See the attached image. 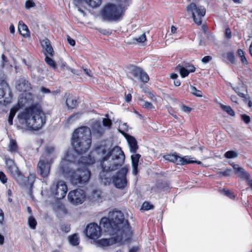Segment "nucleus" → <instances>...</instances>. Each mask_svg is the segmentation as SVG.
I'll return each mask as SVG.
<instances>
[{
  "instance_id": "f257e3e1",
  "label": "nucleus",
  "mask_w": 252,
  "mask_h": 252,
  "mask_svg": "<svg viewBox=\"0 0 252 252\" xmlns=\"http://www.w3.org/2000/svg\"><path fill=\"white\" fill-rule=\"evenodd\" d=\"M91 130L87 126L76 129L72 137L71 144L74 150L66 151L59 166V171L70 183L75 186H80L87 183L91 176V172L87 166L94 164L95 159L90 155L82 156L79 158L78 167L71 170V165L75 161V153L80 154L86 152L90 147Z\"/></svg>"
},
{
  "instance_id": "f03ea898",
  "label": "nucleus",
  "mask_w": 252,
  "mask_h": 252,
  "mask_svg": "<svg viewBox=\"0 0 252 252\" xmlns=\"http://www.w3.org/2000/svg\"><path fill=\"white\" fill-rule=\"evenodd\" d=\"M100 225L103 231L108 234H116V233L129 239L132 235L128 220L125 219L124 214L117 209L110 211L108 218H102Z\"/></svg>"
},
{
  "instance_id": "7ed1b4c3",
  "label": "nucleus",
  "mask_w": 252,
  "mask_h": 252,
  "mask_svg": "<svg viewBox=\"0 0 252 252\" xmlns=\"http://www.w3.org/2000/svg\"><path fill=\"white\" fill-rule=\"evenodd\" d=\"M102 158L100 162L102 168L99 173V178L106 180L104 184L110 181V172L120 167L125 161V156L121 148L115 146L108 150L102 151Z\"/></svg>"
},
{
  "instance_id": "20e7f679",
  "label": "nucleus",
  "mask_w": 252,
  "mask_h": 252,
  "mask_svg": "<svg viewBox=\"0 0 252 252\" xmlns=\"http://www.w3.org/2000/svg\"><path fill=\"white\" fill-rule=\"evenodd\" d=\"M18 118L21 125L31 130L40 129L46 123L45 114L37 104L27 107Z\"/></svg>"
},
{
  "instance_id": "39448f33",
  "label": "nucleus",
  "mask_w": 252,
  "mask_h": 252,
  "mask_svg": "<svg viewBox=\"0 0 252 252\" xmlns=\"http://www.w3.org/2000/svg\"><path fill=\"white\" fill-rule=\"evenodd\" d=\"M123 9L121 7L113 4L106 5L101 10V16L103 20L108 21H116L123 16Z\"/></svg>"
},
{
  "instance_id": "423d86ee",
  "label": "nucleus",
  "mask_w": 252,
  "mask_h": 252,
  "mask_svg": "<svg viewBox=\"0 0 252 252\" xmlns=\"http://www.w3.org/2000/svg\"><path fill=\"white\" fill-rule=\"evenodd\" d=\"M5 167L7 172L19 184H22L25 181V178L20 171L14 161L8 156H5Z\"/></svg>"
},
{
  "instance_id": "0eeeda50",
  "label": "nucleus",
  "mask_w": 252,
  "mask_h": 252,
  "mask_svg": "<svg viewBox=\"0 0 252 252\" xmlns=\"http://www.w3.org/2000/svg\"><path fill=\"white\" fill-rule=\"evenodd\" d=\"M187 11L191 14L194 22L197 25L201 24V19L205 16L206 13V10L204 6L192 2L187 6Z\"/></svg>"
},
{
  "instance_id": "6e6552de",
  "label": "nucleus",
  "mask_w": 252,
  "mask_h": 252,
  "mask_svg": "<svg viewBox=\"0 0 252 252\" xmlns=\"http://www.w3.org/2000/svg\"><path fill=\"white\" fill-rule=\"evenodd\" d=\"M67 190V186L63 181H59L54 183L50 188L52 195L57 199H61L64 198Z\"/></svg>"
},
{
  "instance_id": "1a4fd4ad",
  "label": "nucleus",
  "mask_w": 252,
  "mask_h": 252,
  "mask_svg": "<svg viewBox=\"0 0 252 252\" xmlns=\"http://www.w3.org/2000/svg\"><path fill=\"white\" fill-rule=\"evenodd\" d=\"M52 159L44 158V157H40L37 165V173L43 178L48 177L50 174L51 165L53 163Z\"/></svg>"
},
{
  "instance_id": "9d476101",
  "label": "nucleus",
  "mask_w": 252,
  "mask_h": 252,
  "mask_svg": "<svg viewBox=\"0 0 252 252\" xmlns=\"http://www.w3.org/2000/svg\"><path fill=\"white\" fill-rule=\"evenodd\" d=\"M127 171V168L123 167L112 177V182L116 188L123 189L126 187L127 183L126 177Z\"/></svg>"
},
{
  "instance_id": "9b49d317",
  "label": "nucleus",
  "mask_w": 252,
  "mask_h": 252,
  "mask_svg": "<svg viewBox=\"0 0 252 252\" xmlns=\"http://www.w3.org/2000/svg\"><path fill=\"white\" fill-rule=\"evenodd\" d=\"M85 191L80 189L70 191L68 194V199L70 203L74 205L81 204L86 198Z\"/></svg>"
},
{
  "instance_id": "f8f14e48",
  "label": "nucleus",
  "mask_w": 252,
  "mask_h": 252,
  "mask_svg": "<svg viewBox=\"0 0 252 252\" xmlns=\"http://www.w3.org/2000/svg\"><path fill=\"white\" fill-rule=\"evenodd\" d=\"M113 237L108 239H101L97 241V243L101 247H107L122 240H127L129 238L124 236L122 234L116 233V234H109Z\"/></svg>"
},
{
  "instance_id": "ddd939ff",
  "label": "nucleus",
  "mask_w": 252,
  "mask_h": 252,
  "mask_svg": "<svg viewBox=\"0 0 252 252\" xmlns=\"http://www.w3.org/2000/svg\"><path fill=\"white\" fill-rule=\"evenodd\" d=\"M101 229L103 230L100 225L98 226L95 223H92L87 225L85 233L87 237L92 239L95 240L100 236Z\"/></svg>"
},
{
  "instance_id": "4468645a",
  "label": "nucleus",
  "mask_w": 252,
  "mask_h": 252,
  "mask_svg": "<svg viewBox=\"0 0 252 252\" xmlns=\"http://www.w3.org/2000/svg\"><path fill=\"white\" fill-rule=\"evenodd\" d=\"M12 99L11 92L7 85L0 88V103L7 104L11 102Z\"/></svg>"
},
{
  "instance_id": "2eb2a0df",
  "label": "nucleus",
  "mask_w": 252,
  "mask_h": 252,
  "mask_svg": "<svg viewBox=\"0 0 252 252\" xmlns=\"http://www.w3.org/2000/svg\"><path fill=\"white\" fill-rule=\"evenodd\" d=\"M131 73L133 77L139 78L143 82L147 83L149 80L148 75L140 67H134L131 69Z\"/></svg>"
},
{
  "instance_id": "dca6fc26",
  "label": "nucleus",
  "mask_w": 252,
  "mask_h": 252,
  "mask_svg": "<svg viewBox=\"0 0 252 252\" xmlns=\"http://www.w3.org/2000/svg\"><path fill=\"white\" fill-rule=\"evenodd\" d=\"M121 132L127 140L130 152L135 154L138 149V146L136 139L133 136L127 133L124 132Z\"/></svg>"
},
{
  "instance_id": "f3484780",
  "label": "nucleus",
  "mask_w": 252,
  "mask_h": 252,
  "mask_svg": "<svg viewBox=\"0 0 252 252\" xmlns=\"http://www.w3.org/2000/svg\"><path fill=\"white\" fill-rule=\"evenodd\" d=\"M16 88L19 92H24L30 91L32 87L28 80L24 78H20L17 81Z\"/></svg>"
},
{
  "instance_id": "a211bd4d",
  "label": "nucleus",
  "mask_w": 252,
  "mask_h": 252,
  "mask_svg": "<svg viewBox=\"0 0 252 252\" xmlns=\"http://www.w3.org/2000/svg\"><path fill=\"white\" fill-rule=\"evenodd\" d=\"M41 157H44V158L49 160H54L57 158V153L55 148L52 146H47L45 149L44 153Z\"/></svg>"
},
{
  "instance_id": "6ab92c4d",
  "label": "nucleus",
  "mask_w": 252,
  "mask_h": 252,
  "mask_svg": "<svg viewBox=\"0 0 252 252\" xmlns=\"http://www.w3.org/2000/svg\"><path fill=\"white\" fill-rule=\"evenodd\" d=\"M41 44L43 49L45 51V54H46L49 56L53 57L54 51L49 40L47 38L43 39L41 41Z\"/></svg>"
},
{
  "instance_id": "aec40b11",
  "label": "nucleus",
  "mask_w": 252,
  "mask_h": 252,
  "mask_svg": "<svg viewBox=\"0 0 252 252\" xmlns=\"http://www.w3.org/2000/svg\"><path fill=\"white\" fill-rule=\"evenodd\" d=\"M140 157V155L138 154H133L131 156L132 166V173L134 175H136L137 173V167Z\"/></svg>"
},
{
  "instance_id": "412c9836",
  "label": "nucleus",
  "mask_w": 252,
  "mask_h": 252,
  "mask_svg": "<svg viewBox=\"0 0 252 252\" xmlns=\"http://www.w3.org/2000/svg\"><path fill=\"white\" fill-rule=\"evenodd\" d=\"M66 98V104L68 108L74 109L77 105V101L76 97L71 94H65Z\"/></svg>"
},
{
  "instance_id": "4be33fe9",
  "label": "nucleus",
  "mask_w": 252,
  "mask_h": 252,
  "mask_svg": "<svg viewBox=\"0 0 252 252\" xmlns=\"http://www.w3.org/2000/svg\"><path fill=\"white\" fill-rule=\"evenodd\" d=\"M190 158L189 156H184L183 157H179L178 158V164L180 165H184L188 163H196L198 164H201V161H196V160H191L190 159Z\"/></svg>"
},
{
  "instance_id": "5701e85b",
  "label": "nucleus",
  "mask_w": 252,
  "mask_h": 252,
  "mask_svg": "<svg viewBox=\"0 0 252 252\" xmlns=\"http://www.w3.org/2000/svg\"><path fill=\"white\" fill-rule=\"evenodd\" d=\"M18 30L20 33L23 36L26 37L29 35L28 28L22 21L19 22Z\"/></svg>"
},
{
  "instance_id": "b1692460",
  "label": "nucleus",
  "mask_w": 252,
  "mask_h": 252,
  "mask_svg": "<svg viewBox=\"0 0 252 252\" xmlns=\"http://www.w3.org/2000/svg\"><path fill=\"white\" fill-rule=\"evenodd\" d=\"M18 145L16 141L12 138L9 140V143L8 145V151L11 153H16L18 151Z\"/></svg>"
},
{
  "instance_id": "393cba45",
  "label": "nucleus",
  "mask_w": 252,
  "mask_h": 252,
  "mask_svg": "<svg viewBox=\"0 0 252 252\" xmlns=\"http://www.w3.org/2000/svg\"><path fill=\"white\" fill-rule=\"evenodd\" d=\"M179 156H178L177 154H167L163 156L164 158L166 160L170 161L171 162H174L178 164V158Z\"/></svg>"
},
{
  "instance_id": "a878e982",
  "label": "nucleus",
  "mask_w": 252,
  "mask_h": 252,
  "mask_svg": "<svg viewBox=\"0 0 252 252\" xmlns=\"http://www.w3.org/2000/svg\"><path fill=\"white\" fill-rule=\"evenodd\" d=\"M235 172L239 177L245 179L246 181L250 177V175L242 167L238 168Z\"/></svg>"
},
{
  "instance_id": "bb28decb",
  "label": "nucleus",
  "mask_w": 252,
  "mask_h": 252,
  "mask_svg": "<svg viewBox=\"0 0 252 252\" xmlns=\"http://www.w3.org/2000/svg\"><path fill=\"white\" fill-rule=\"evenodd\" d=\"M68 240L69 243L73 246H77L79 243V238L77 234L69 236Z\"/></svg>"
},
{
  "instance_id": "cd10ccee",
  "label": "nucleus",
  "mask_w": 252,
  "mask_h": 252,
  "mask_svg": "<svg viewBox=\"0 0 252 252\" xmlns=\"http://www.w3.org/2000/svg\"><path fill=\"white\" fill-rule=\"evenodd\" d=\"M92 8H97L100 6L102 0H84Z\"/></svg>"
},
{
  "instance_id": "c85d7f7f",
  "label": "nucleus",
  "mask_w": 252,
  "mask_h": 252,
  "mask_svg": "<svg viewBox=\"0 0 252 252\" xmlns=\"http://www.w3.org/2000/svg\"><path fill=\"white\" fill-rule=\"evenodd\" d=\"M220 108L230 116H234L235 115V112L230 106L225 105L222 104H220Z\"/></svg>"
},
{
  "instance_id": "c756f323",
  "label": "nucleus",
  "mask_w": 252,
  "mask_h": 252,
  "mask_svg": "<svg viewBox=\"0 0 252 252\" xmlns=\"http://www.w3.org/2000/svg\"><path fill=\"white\" fill-rule=\"evenodd\" d=\"M101 191L99 189H94L90 196V198L93 201H96L100 197Z\"/></svg>"
},
{
  "instance_id": "7c9ffc66",
  "label": "nucleus",
  "mask_w": 252,
  "mask_h": 252,
  "mask_svg": "<svg viewBox=\"0 0 252 252\" xmlns=\"http://www.w3.org/2000/svg\"><path fill=\"white\" fill-rule=\"evenodd\" d=\"M61 69L64 71H67L68 72H71L73 74H76L78 75L77 73L78 71L73 68H70V67L68 66L65 63H62L61 65Z\"/></svg>"
},
{
  "instance_id": "2f4dec72",
  "label": "nucleus",
  "mask_w": 252,
  "mask_h": 252,
  "mask_svg": "<svg viewBox=\"0 0 252 252\" xmlns=\"http://www.w3.org/2000/svg\"><path fill=\"white\" fill-rule=\"evenodd\" d=\"M103 128L98 124L94 125L93 128V132L97 134L98 136H100L104 132Z\"/></svg>"
},
{
  "instance_id": "473e14b6",
  "label": "nucleus",
  "mask_w": 252,
  "mask_h": 252,
  "mask_svg": "<svg viewBox=\"0 0 252 252\" xmlns=\"http://www.w3.org/2000/svg\"><path fill=\"white\" fill-rule=\"evenodd\" d=\"M16 112H17V109L15 108H11L10 111L8 119V124H9V125H10V126L13 125V119L16 114Z\"/></svg>"
},
{
  "instance_id": "72a5a7b5",
  "label": "nucleus",
  "mask_w": 252,
  "mask_h": 252,
  "mask_svg": "<svg viewBox=\"0 0 252 252\" xmlns=\"http://www.w3.org/2000/svg\"><path fill=\"white\" fill-rule=\"evenodd\" d=\"M177 69L179 71L181 76L182 78H184L188 76L189 73V71L187 69L181 65H178L177 67Z\"/></svg>"
},
{
  "instance_id": "f704fd0d",
  "label": "nucleus",
  "mask_w": 252,
  "mask_h": 252,
  "mask_svg": "<svg viewBox=\"0 0 252 252\" xmlns=\"http://www.w3.org/2000/svg\"><path fill=\"white\" fill-rule=\"evenodd\" d=\"M45 61L46 63L52 68L55 69L56 68V63L54 60H53L51 58L45 54Z\"/></svg>"
},
{
  "instance_id": "c9c22d12",
  "label": "nucleus",
  "mask_w": 252,
  "mask_h": 252,
  "mask_svg": "<svg viewBox=\"0 0 252 252\" xmlns=\"http://www.w3.org/2000/svg\"><path fill=\"white\" fill-rule=\"evenodd\" d=\"M238 156V153L234 151H228L224 154V157L227 158H233Z\"/></svg>"
},
{
  "instance_id": "e433bc0d",
  "label": "nucleus",
  "mask_w": 252,
  "mask_h": 252,
  "mask_svg": "<svg viewBox=\"0 0 252 252\" xmlns=\"http://www.w3.org/2000/svg\"><path fill=\"white\" fill-rule=\"evenodd\" d=\"M35 6L36 4L32 0H27L25 2V7L27 10L33 9Z\"/></svg>"
},
{
  "instance_id": "4c0bfd02",
  "label": "nucleus",
  "mask_w": 252,
  "mask_h": 252,
  "mask_svg": "<svg viewBox=\"0 0 252 252\" xmlns=\"http://www.w3.org/2000/svg\"><path fill=\"white\" fill-rule=\"evenodd\" d=\"M190 92L192 94L197 97H201L202 96L201 91L197 90L195 87L192 86H190Z\"/></svg>"
},
{
  "instance_id": "58836bf2",
  "label": "nucleus",
  "mask_w": 252,
  "mask_h": 252,
  "mask_svg": "<svg viewBox=\"0 0 252 252\" xmlns=\"http://www.w3.org/2000/svg\"><path fill=\"white\" fill-rule=\"evenodd\" d=\"M237 53L241 59V62L244 64H247L248 62L245 56L244 52L241 49H239L237 51Z\"/></svg>"
},
{
  "instance_id": "ea45409f",
  "label": "nucleus",
  "mask_w": 252,
  "mask_h": 252,
  "mask_svg": "<svg viewBox=\"0 0 252 252\" xmlns=\"http://www.w3.org/2000/svg\"><path fill=\"white\" fill-rule=\"evenodd\" d=\"M141 105L143 107H144L145 108L149 109H155V107H154L153 104L150 102H149L145 101V100H141Z\"/></svg>"
},
{
  "instance_id": "a19ab883",
  "label": "nucleus",
  "mask_w": 252,
  "mask_h": 252,
  "mask_svg": "<svg viewBox=\"0 0 252 252\" xmlns=\"http://www.w3.org/2000/svg\"><path fill=\"white\" fill-rule=\"evenodd\" d=\"M36 224V221L33 217H31L29 218V224L31 228L34 229Z\"/></svg>"
},
{
  "instance_id": "79ce46f5",
  "label": "nucleus",
  "mask_w": 252,
  "mask_h": 252,
  "mask_svg": "<svg viewBox=\"0 0 252 252\" xmlns=\"http://www.w3.org/2000/svg\"><path fill=\"white\" fill-rule=\"evenodd\" d=\"M232 170L231 169H226L224 171H220L218 172V174L220 176H229L231 173Z\"/></svg>"
},
{
  "instance_id": "37998d69",
  "label": "nucleus",
  "mask_w": 252,
  "mask_h": 252,
  "mask_svg": "<svg viewBox=\"0 0 252 252\" xmlns=\"http://www.w3.org/2000/svg\"><path fill=\"white\" fill-rule=\"evenodd\" d=\"M30 102L27 101L26 97H21L18 100V104L20 106H25L27 104H30Z\"/></svg>"
},
{
  "instance_id": "c03bdc74",
  "label": "nucleus",
  "mask_w": 252,
  "mask_h": 252,
  "mask_svg": "<svg viewBox=\"0 0 252 252\" xmlns=\"http://www.w3.org/2000/svg\"><path fill=\"white\" fill-rule=\"evenodd\" d=\"M227 59L232 63L235 62V57L233 53L228 52L227 53Z\"/></svg>"
},
{
  "instance_id": "a18cd8bd",
  "label": "nucleus",
  "mask_w": 252,
  "mask_h": 252,
  "mask_svg": "<svg viewBox=\"0 0 252 252\" xmlns=\"http://www.w3.org/2000/svg\"><path fill=\"white\" fill-rule=\"evenodd\" d=\"M153 207V205H151L147 202H145L142 205V209L144 210H149Z\"/></svg>"
},
{
  "instance_id": "49530a36",
  "label": "nucleus",
  "mask_w": 252,
  "mask_h": 252,
  "mask_svg": "<svg viewBox=\"0 0 252 252\" xmlns=\"http://www.w3.org/2000/svg\"><path fill=\"white\" fill-rule=\"evenodd\" d=\"M221 191H222V192L224 193V194L225 195H226L227 196H228V197H229L230 198H234L235 197V196L233 194V193L232 192H231L229 190L223 189V190H222Z\"/></svg>"
},
{
  "instance_id": "de8ad7c7",
  "label": "nucleus",
  "mask_w": 252,
  "mask_h": 252,
  "mask_svg": "<svg viewBox=\"0 0 252 252\" xmlns=\"http://www.w3.org/2000/svg\"><path fill=\"white\" fill-rule=\"evenodd\" d=\"M102 123L103 126H107L108 127H109L112 125L111 121L110 119L107 118H104L103 119Z\"/></svg>"
},
{
  "instance_id": "09e8293b",
  "label": "nucleus",
  "mask_w": 252,
  "mask_h": 252,
  "mask_svg": "<svg viewBox=\"0 0 252 252\" xmlns=\"http://www.w3.org/2000/svg\"><path fill=\"white\" fill-rule=\"evenodd\" d=\"M135 40L139 43H143L146 40V35L145 33L142 34L138 38H136Z\"/></svg>"
},
{
  "instance_id": "8fccbe9b",
  "label": "nucleus",
  "mask_w": 252,
  "mask_h": 252,
  "mask_svg": "<svg viewBox=\"0 0 252 252\" xmlns=\"http://www.w3.org/2000/svg\"><path fill=\"white\" fill-rule=\"evenodd\" d=\"M0 180L3 184L6 183L7 180L6 175L1 171L0 172Z\"/></svg>"
},
{
  "instance_id": "3c124183",
  "label": "nucleus",
  "mask_w": 252,
  "mask_h": 252,
  "mask_svg": "<svg viewBox=\"0 0 252 252\" xmlns=\"http://www.w3.org/2000/svg\"><path fill=\"white\" fill-rule=\"evenodd\" d=\"M147 96L149 98L151 99L153 101H156L157 100V97L151 92H148Z\"/></svg>"
},
{
  "instance_id": "603ef678",
  "label": "nucleus",
  "mask_w": 252,
  "mask_h": 252,
  "mask_svg": "<svg viewBox=\"0 0 252 252\" xmlns=\"http://www.w3.org/2000/svg\"><path fill=\"white\" fill-rule=\"evenodd\" d=\"M61 229L62 230L65 232H68L70 230V225L68 224H63L61 226Z\"/></svg>"
},
{
  "instance_id": "864d4df0",
  "label": "nucleus",
  "mask_w": 252,
  "mask_h": 252,
  "mask_svg": "<svg viewBox=\"0 0 252 252\" xmlns=\"http://www.w3.org/2000/svg\"><path fill=\"white\" fill-rule=\"evenodd\" d=\"M66 38L68 43L71 46H74L75 45V41L74 39L71 38L69 35L66 36Z\"/></svg>"
},
{
  "instance_id": "5fc2aeb1",
  "label": "nucleus",
  "mask_w": 252,
  "mask_h": 252,
  "mask_svg": "<svg viewBox=\"0 0 252 252\" xmlns=\"http://www.w3.org/2000/svg\"><path fill=\"white\" fill-rule=\"evenodd\" d=\"M212 57L209 56H205L203 57L202 59V62L204 63H208L209 61H210L212 60Z\"/></svg>"
},
{
  "instance_id": "6e6d98bb",
  "label": "nucleus",
  "mask_w": 252,
  "mask_h": 252,
  "mask_svg": "<svg viewBox=\"0 0 252 252\" xmlns=\"http://www.w3.org/2000/svg\"><path fill=\"white\" fill-rule=\"evenodd\" d=\"M243 120L247 124H249L250 122V118L246 115H243L242 116Z\"/></svg>"
},
{
  "instance_id": "4d7b16f0",
  "label": "nucleus",
  "mask_w": 252,
  "mask_h": 252,
  "mask_svg": "<svg viewBox=\"0 0 252 252\" xmlns=\"http://www.w3.org/2000/svg\"><path fill=\"white\" fill-rule=\"evenodd\" d=\"M182 110L185 112L189 113L190 112L191 108L188 106L183 105L182 107Z\"/></svg>"
},
{
  "instance_id": "13d9d810",
  "label": "nucleus",
  "mask_w": 252,
  "mask_h": 252,
  "mask_svg": "<svg viewBox=\"0 0 252 252\" xmlns=\"http://www.w3.org/2000/svg\"><path fill=\"white\" fill-rule=\"evenodd\" d=\"M34 176L32 175H30L28 177V180L31 182V184L30 186V189H31L32 188V184L34 182Z\"/></svg>"
},
{
  "instance_id": "bf43d9fd",
  "label": "nucleus",
  "mask_w": 252,
  "mask_h": 252,
  "mask_svg": "<svg viewBox=\"0 0 252 252\" xmlns=\"http://www.w3.org/2000/svg\"><path fill=\"white\" fill-rule=\"evenodd\" d=\"M235 92L238 94V95L241 96V97L246 98V95L244 93L241 92L239 90V89H236L235 90Z\"/></svg>"
},
{
  "instance_id": "052dcab7",
  "label": "nucleus",
  "mask_w": 252,
  "mask_h": 252,
  "mask_svg": "<svg viewBox=\"0 0 252 252\" xmlns=\"http://www.w3.org/2000/svg\"><path fill=\"white\" fill-rule=\"evenodd\" d=\"M225 36L227 38H230L231 37V32L229 29H226L225 32Z\"/></svg>"
},
{
  "instance_id": "680f3d73",
  "label": "nucleus",
  "mask_w": 252,
  "mask_h": 252,
  "mask_svg": "<svg viewBox=\"0 0 252 252\" xmlns=\"http://www.w3.org/2000/svg\"><path fill=\"white\" fill-rule=\"evenodd\" d=\"M131 95L130 94H125V100L126 102H129L131 100Z\"/></svg>"
},
{
  "instance_id": "e2e57ef3",
  "label": "nucleus",
  "mask_w": 252,
  "mask_h": 252,
  "mask_svg": "<svg viewBox=\"0 0 252 252\" xmlns=\"http://www.w3.org/2000/svg\"><path fill=\"white\" fill-rule=\"evenodd\" d=\"M188 70L189 71V72H193L195 70V68L194 66L190 65L188 66Z\"/></svg>"
},
{
  "instance_id": "0e129e2a",
  "label": "nucleus",
  "mask_w": 252,
  "mask_h": 252,
  "mask_svg": "<svg viewBox=\"0 0 252 252\" xmlns=\"http://www.w3.org/2000/svg\"><path fill=\"white\" fill-rule=\"evenodd\" d=\"M4 219V214L1 209H0V223H2Z\"/></svg>"
},
{
  "instance_id": "69168bd1",
  "label": "nucleus",
  "mask_w": 252,
  "mask_h": 252,
  "mask_svg": "<svg viewBox=\"0 0 252 252\" xmlns=\"http://www.w3.org/2000/svg\"><path fill=\"white\" fill-rule=\"evenodd\" d=\"M246 182H247L248 186L252 189V178L250 177L249 179L246 180Z\"/></svg>"
},
{
  "instance_id": "338daca9",
  "label": "nucleus",
  "mask_w": 252,
  "mask_h": 252,
  "mask_svg": "<svg viewBox=\"0 0 252 252\" xmlns=\"http://www.w3.org/2000/svg\"><path fill=\"white\" fill-rule=\"evenodd\" d=\"M83 69L86 74H87L89 76H91V71L90 69L87 68H84Z\"/></svg>"
},
{
  "instance_id": "774afa93",
  "label": "nucleus",
  "mask_w": 252,
  "mask_h": 252,
  "mask_svg": "<svg viewBox=\"0 0 252 252\" xmlns=\"http://www.w3.org/2000/svg\"><path fill=\"white\" fill-rule=\"evenodd\" d=\"M129 252H138V248L136 247H133L130 249Z\"/></svg>"
}]
</instances>
